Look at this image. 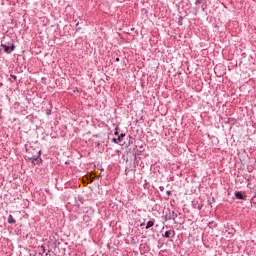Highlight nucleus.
<instances>
[{"mask_svg": "<svg viewBox=\"0 0 256 256\" xmlns=\"http://www.w3.org/2000/svg\"><path fill=\"white\" fill-rule=\"evenodd\" d=\"M235 197L236 199H245V197L243 196V193L241 192H235Z\"/></svg>", "mask_w": 256, "mask_h": 256, "instance_id": "obj_4", "label": "nucleus"}, {"mask_svg": "<svg viewBox=\"0 0 256 256\" xmlns=\"http://www.w3.org/2000/svg\"><path fill=\"white\" fill-rule=\"evenodd\" d=\"M167 195H171V191H167Z\"/></svg>", "mask_w": 256, "mask_h": 256, "instance_id": "obj_12", "label": "nucleus"}, {"mask_svg": "<svg viewBox=\"0 0 256 256\" xmlns=\"http://www.w3.org/2000/svg\"><path fill=\"white\" fill-rule=\"evenodd\" d=\"M39 155H41V152H39L37 156H33L32 158H30L34 165H39V163H41V159H39Z\"/></svg>", "mask_w": 256, "mask_h": 256, "instance_id": "obj_1", "label": "nucleus"}, {"mask_svg": "<svg viewBox=\"0 0 256 256\" xmlns=\"http://www.w3.org/2000/svg\"><path fill=\"white\" fill-rule=\"evenodd\" d=\"M12 79H14V81H17V76L15 75H11Z\"/></svg>", "mask_w": 256, "mask_h": 256, "instance_id": "obj_8", "label": "nucleus"}, {"mask_svg": "<svg viewBox=\"0 0 256 256\" xmlns=\"http://www.w3.org/2000/svg\"><path fill=\"white\" fill-rule=\"evenodd\" d=\"M160 191H163V188H162V187H160Z\"/></svg>", "mask_w": 256, "mask_h": 256, "instance_id": "obj_15", "label": "nucleus"}, {"mask_svg": "<svg viewBox=\"0 0 256 256\" xmlns=\"http://www.w3.org/2000/svg\"><path fill=\"white\" fill-rule=\"evenodd\" d=\"M8 223H10V225H15V223H17V221H15V218H13V215H9Z\"/></svg>", "mask_w": 256, "mask_h": 256, "instance_id": "obj_2", "label": "nucleus"}, {"mask_svg": "<svg viewBox=\"0 0 256 256\" xmlns=\"http://www.w3.org/2000/svg\"><path fill=\"white\" fill-rule=\"evenodd\" d=\"M116 61H119V58H117Z\"/></svg>", "mask_w": 256, "mask_h": 256, "instance_id": "obj_16", "label": "nucleus"}, {"mask_svg": "<svg viewBox=\"0 0 256 256\" xmlns=\"http://www.w3.org/2000/svg\"><path fill=\"white\" fill-rule=\"evenodd\" d=\"M121 137H125V134H121V135H120V139H121Z\"/></svg>", "mask_w": 256, "mask_h": 256, "instance_id": "obj_11", "label": "nucleus"}, {"mask_svg": "<svg viewBox=\"0 0 256 256\" xmlns=\"http://www.w3.org/2000/svg\"><path fill=\"white\" fill-rule=\"evenodd\" d=\"M1 47L4 49L5 53H11V48L7 45L1 44Z\"/></svg>", "mask_w": 256, "mask_h": 256, "instance_id": "obj_3", "label": "nucleus"}, {"mask_svg": "<svg viewBox=\"0 0 256 256\" xmlns=\"http://www.w3.org/2000/svg\"><path fill=\"white\" fill-rule=\"evenodd\" d=\"M164 237L169 239V237H171V230L166 231L165 234H164Z\"/></svg>", "mask_w": 256, "mask_h": 256, "instance_id": "obj_6", "label": "nucleus"}, {"mask_svg": "<svg viewBox=\"0 0 256 256\" xmlns=\"http://www.w3.org/2000/svg\"><path fill=\"white\" fill-rule=\"evenodd\" d=\"M153 225H155L153 221H148L146 225V229H150V227H153Z\"/></svg>", "mask_w": 256, "mask_h": 256, "instance_id": "obj_5", "label": "nucleus"}, {"mask_svg": "<svg viewBox=\"0 0 256 256\" xmlns=\"http://www.w3.org/2000/svg\"><path fill=\"white\" fill-rule=\"evenodd\" d=\"M10 49H11V51H15V46L12 45V46L10 47Z\"/></svg>", "mask_w": 256, "mask_h": 256, "instance_id": "obj_9", "label": "nucleus"}, {"mask_svg": "<svg viewBox=\"0 0 256 256\" xmlns=\"http://www.w3.org/2000/svg\"><path fill=\"white\" fill-rule=\"evenodd\" d=\"M160 191H163V188H162V187H160Z\"/></svg>", "mask_w": 256, "mask_h": 256, "instance_id": "obj_14", "label": "nucleus"}, {"mask_svg": "<svg viewBox=\"0 0 256 256\" xmlns=\"http://www.w3.org/2000/svg\"><path fill=\"white\" fill-rule=\"evenodd\" d=\"M160 191H163V188H162V187H160Z\"/></svg>", "mask_w": 256, "mask_h": 256, "instance_id": "obj_13", "label": "nucleus"}, {"mask_svg": "<svg viewBox=\"0 0 256 256\" xmlns=\"http://www.w3.org/2000/svg\"><path fill=\"white\" fill-rule=\"evenodd\" d=\"M112 141H113V143H119V142H121V137H118V139L113 138Z\"/></svg>", "mask_w": 256, "mask_h": 256, "instance_id": "obj_7", "label": "nucleus"}, {"mask_svg": "<svg viewBox=\"0 0 256 256\" xmlns=\"http://www.w3.org/2000/svg\"><path fill=\"white\" fill-rule=\"evenodd\" d=\"M172 213H173L172 219H175V217H177V214H175V212H172Z\"/></svg>", "mask_w": 256, "mask_h": 256, "instance_id": "obj_10", "label": "nucleus"}]
</instances>
